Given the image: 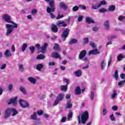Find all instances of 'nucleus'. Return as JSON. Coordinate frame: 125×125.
<instances>
[{
	"mask_svg": "<svg viewBox=\"0 0 125 125\" xmlns=\"http://www.w3.org/2000/svg\"><path fill=\"white\" fill-rule=\"evenodd\" d=\"M124 83H125V79L123 81H121L118 82L117 85H119L120 86V87H123V84H124Z\"/></svg>",
	"mask_w": 125,
	"mask_h": 125,
	"instance_id": "nucleus-39",
	"label": "nucleus"
},
{
	"mask_svg": "<svg viewBox=\"0 0 125 125\" xmlns=\"http://www.w3.org/2000/svg\"><path fill=\"white\" fill-rule=\"evenodd\" d=\"M107 113V108H104L103 109V116H105Z\"/></svg>",
	"mask_w": 125,
	"mask_h": 125,
	"instance_id": "nucleus-43",
	"label": "nucleus"
},
{
	"mask_svg": "<svg viewBox=\"0 0 125 125\" xmlns=\"http://www.w3.org/2000/svg\"><path fill=\"white\" fill-rule=\"evenodd\" d=\"M125 57V55H123L122 54H120L117 57V60L118 61H122V60H123V59H124Z\"/></svg>",
	"mask_w": 125,
	"mask_h": 125,
	"instance_id": "nucleus-30",
	"label": "nucleus"
},
{
	"mask_svg": "<svg viewBox=\"0 0 125 125\" xmlns=\"http://www.w3.org/2000/svg\"><path fill=\"white\" fill-rule=\"evenodd\" d=\"M69 32H70V29L66 28L62 33V38L63 39V41H66V39L68 38V35H69Z\"/></svg>",
	"mask_w": 125,
	"mask_h": 125,
	"instance_id": "nucleus-5",
	"label": "nucleus"
},
{
	"mask_svg": "<svg viewBox=\"0 0 125 125\" xmlns=\"http://www.w3.org/2000/svg\"><path fill=\"white\" fill-rule=\"evenodd\" d=\"M106 66V62H105V61L104 60L101 62V67L102 70H104V68H105V66Z\"/></svg>",
	"mask_w": 125,
	"mask_h": 125,
	"instance_id": "nucleus-33",
	"label": "nucleus"
},
{
	"mask_svg": "<svg viewBox=\"0 0 125 125\" xmlns=\"http://www.w3.org/2000/svg\"><path fill=\"white\" fill-rule=\"evenodd\" d=\"M56 25L58 27H67V23L63 21H59Z\"/></svg>",
	"mask_w": 125,
	"mask_h": 125,
	"instance_id": "nucleus-8",
	"label": "nucleus"
},
{
	"mask_svg": "<svg viewBox=\"0 0 125 125\" xmlns=\"http://www.w3.org/2000/svg\"><path fill=\"white\" fill-rule=\"evenodd\" d=\"M27 80L28 81H29V82H30V83H33V84H35L36 82H37L36 79L33 77H28L27 78Z\"/></svg>",
	"mask_w": 125,
	"mask_h": 125,
	"instance_id": "nucleus-23",
	"label": "nucleus"
},
{
	"mask_svg": "<svg viewBox=\"0 0 125 125\" xmlns=\"http://www.w3.org/2000/svg\"><path fill=\"white\" fill-rule=\"evenodd\" d=\"M68 89V84H66L65 85H62L61 86V90L62 91H64V92H66L67 91V89Z\"/></svg>",
	"mask_w": 125,
	"mask_h": 125,
	"instance_id": "nucleus-29",
	"label": "nucleus"
},
{
	"mask_svg": "<svg viewBox=\"0 0 125 125\" xmlns=\"http://www.w3.org/2000/svg\"><path fill=\"white\" fill-rule=\"evenodd\" d=\"M35 46L36 48L38 49V50H40L42 48V47H41V46L40 45V44H36Z\"/></svg>",
	"mask_w": 125,
	"mask_h": 125,
	"instance_id": "nucleus-62",
	"label": "nucleus"
},
{
	"mask_svg": "<svg viewBox=\"0 0 125 125\" xmlns=\"http://www.w3.org/2000/svg\"><path fill=\"white\" fill-rule=\"evenodd\" d=\"M6 67V64H3L1 65L0 69V70H4Z\"/></svg>",
	"mask_w": 125,
	"mask_h": 125,
	"instance_id": "nucleus-53",
	"label": "nucleus"
},
{
	"mask_svg": "<svg viewBox=\"0 0 125 125\" xmlns=\"http://www.w3.org/2000/svg\"><path fill=\"white\" fill-rule=\"evenodd\" d=\"M51 30L53 33H57V32H58V28L57 27V26L55 24H53L52 25Z\"/></svg>",
	"mask_w": 125,
	"mask_h": 125,
	"instance_id": "nucleus-19",
	"label": "nucleus"
},
{
	"mask_svg": "<svg viewBox=\"0 0 125 125\" xmlns=\"http://www.w3.org/2000/svg\"><path fill=\"white\" fill-rule=\"evenodd\" d=\"M19 102L22 108H27V107H29V104L26 101L20 99Z\"/></svg>",
	"mask_w": 125,
	"mask_h": 125,
	"instance_id": "nucleus-6",
	"label": "nucleus"
},
{
	"mask_svg": "<svg viewBox=\"0 0 125 125\" xmlns=\"http://www.w3.org/2000/svg\"><path fill=\"white\" fill-rule=\"evenodd\" d=\"M59 102H60V101H59V100H58V99L55 100L54 103V106H56V105H58V104H59Z\"/></svg>",
	"mask_w": 125,
	"mask_h": 125,
	"instance_id": "nucleus-46",
	"label": "nucleus"
},
{
	"mask_svg": "<svg viewBox=\"0 0 125 125\" xmlns=\"http://www.w3.org/2000/svg\"><path fill=\"white\" fill-rule=\"evenodd\" d=\"M38 115L39 116H42V115L43 114V111L42 110H38L37 111V113Z\"/></svg>",
	"mask_w": 125,
	"mask_h": 125,
	"instance_id": "nucleus-51",
	"label": "nucleus"
},
{
	"mask_svg": "<svg viewBox=\"0 0 125 125\" xmlns=\"http://www.w3.org/2000/svg\"><path fill=\"white\" fill-rule=\"evenodd\" d=\"M43 68V65L42 63L38 64L36 66V69L38 71L42 72V69Z\"/></svg>",
	"mask_w": 125,
	"mask_h": 125,
	"instance_id": "nucleus-24",
	"label": "nucleus"
},
{
	"mask_svg": "<svg viewBox=\"0 0 125 125\" xmlns=\"http://www.w3.org/2000/svg\"><path fill=\"white\" fill-rule=\"evenodd\" d=\"M11 113H12V116L13 117H14L15 116H16L17 114H18V112L16 111V109L14 108H11Z\"/></svg>",
	"mask_w": 125,
	"mask_h": 125,
	"instance_id": "nucleus-28",
	"label": "nucleus"
},
{
	"mask_svg": "<svg viewBox=\"0 0 125 125\" xmlns=\"http://www.w3.org/2000/svg\"><path fill=\"white\" fill-rule=\"evenodd\" d=\"M38 113L36 112H34L33 114L30 116V120H33L34 121H37L38 120V117L37 116Z\"/></svg>",
	"mask_w": 125,
	"mask_h": 125,
	"instance_id": "nucleus-16",
	"label": "nucleus"
},
{
	"mask_svg": "<svg viewBox=\"0 0 125 125\" xmlns=\"http://www.w3.org/2000/svg\"><path fill=\"white\" fill-rule=\"evenodd\" d=\"M117 38L116 36H109L107 37L108 40L111 41L112 40H115Z\"/></svg>",
	"mask_w": 125,
	"mask_h": 125,
	"instance_id": "nucleus-49",
	"label": "nucleus"
},
{
	"mask_svg": "<svg viewBox=\"0 0 125 125\" xmlns=\"http://www.w3.org/2000/svg\"><path fill=\"white\" fill-rule=\"evenodd\" d=\"M99 53H100V52L98 51V49H95L94 50H90L89 52L88 55H91V54L96 55L97 54H99Z\"/></svg>",
	"mask_w": 125,
	"mask_h": 125,
	"instance_id": "nucleus-11",
	"label": "nucleus"
},
{
	"mask_svg": "<svg viewBox=\"0 0 125 125\" xmlns=\"http://www.w3.org/2000/svg\"><path fill=\"white\" fill-rule=\"evenodd\" d=\"M123 19H125V16H119V17L118 18V20H119V21H122V20H123Z\"/></svg>",
	"mask_w": 125,
	"mask_h": 125,
	"instance_id": "nucleus-60",
	"label": "nucleus"
},
{
	"mask_svg": "<svg viewBox=\"0 0 125 125\" xmlns=\"http://www.w3.org/2000/svg\"><path fill=\"white\" fill-rule=\"evenodd\" d=\"M110 119L112 122H115V121H116V118H115V117H114V114H112L110 116Z\"/></svg>",
	"mask_w": 125,
	"mask_h": 125,
	"instance_id": "nucleus-50",
	"label": "nucleus"
},
{
	"mask_svg": "<svg viewBox=\"0 0 125 125\" xmlns=\"http://www.w3.org/2000/svg\"><path fill=\"white\" fill-rule=\"evenodd\" d=\"M2 19L5 22L7 23H10V24H13V25L10 24H5V28L6 29V36L8 37L10 36L11 33L13 32V29L14 28L17 29L18 28V24L11 20V16L8 14H5L2 15Z\"/></svg>",
	"mask_w": 125,
	"mask_h": 125,
	"instance_id": "nucleus-1",
	"label": "nucleus"
},
{
	"mask_svg": "<svg viewBox=\"0 0 125 125\" xmlns=\"http://www.w3.org/2000/svg\"><path fill=\"white\" fill-rule=\"evenodd\" d=\"M72 10L74 12H75V11H78V10H79V7H78L77 6H74L72 8Z\"/></svg>",
	"mask_w": 125,
	"mask_h": 125,
	"instance_id": "nucleus-47",
	"label": "nucleus"
},
{
	"mask_svg": "<svg viewBox=\"0 0 125 125\" xmlns=\"http://www.w3.org/2000/svg\"><path fill=\"white\" fill-rule=\"evenodd\" d=\"M67 119V118H66V117H63L62 119L61 120V122L62 123H65V122H66V120Z\"/></svg>",
	"mask_w": 125,
	"mask_h": 125,
	"instance_id": "nucleus-57",
	"label": "nucleus"
},
{
	"mask_svg": "<svg viewBox=\"0 0 125 125\" xmlns=\"http://www.w3.org/2000/svg\"><path fill=\"white\" fill-rule=\"evenodd\" d=\"M11 104H13L14 106L17 104V97H15L13 99H11L10 102L8 103V105Z\"/></svg>",
	"mask_w": 125,
	"mask_h": 125,
	"instance_id": "nucleus-13",
	"label": "nucleus"
},
{
	"mask_svg": "<svg viewBox=\"0 0 125 125\" xmlns=\"http://www.w3.org/2000/svg\"><path fill=\"white\" fill-rule=\"evenodd\" d=\"M38 12V10L37 9H33L31 11L32 14H36Z\"/></svg>",
	"mask_w": 125,
	"mask_h": 125,
	"instance_id": "nucleus-64",
	"label": "nucleus"
},
{
	"mask_svg": "<svg viewBox=\"0 0 125 125\" xmlns=\"http://www.w3.org/2000/svg\"><path fill=\"white\" fill-rule=\"evenodd\" d=\"M99 12H100V13H104V12H106L107 10H106V9L104 8H102L101 9H100L99 10Z\"/></svg>",
	"mask_w": 125,
	"mask_h": 125,
	"instance_id": "nucleus-42",
	"label": "nucleus"
},
{
	"mask_svg": "<svg viewBox=\"0 0 125 125\" xmlns=\"http://www.w3.org/2000/svg\"><path fill=\"white\" fill-rule=\"evenodd\" d=\"M53 49L54 50L59 51L60 50V46L59 45H58V44L55 43L54 46L53 47Z\"/></svg>",
	"mask_w": 125,
	"mask_h": 125,
	"instance_id": "nucleus-37",
	"label": "nucleus"
},
{
	"mask_svg": "<svg viewBox=\"0 0 125 125\" xmlns=\"http://www.w3.org/2000/svg\"><path fill=\"white\" fill-rule=\"evenodd\" d=\"M49 66H55V62H50L48 63Z\"/></svg>",
	"mask_w": 125,
	"mask_h": 125,
	"instance_id": "nucleus-61",
	"label": "nucleus"
},
{
	"mask_svg": "<svg viewBox=\"0 0 125 125\" xmlns=\"http://www.w3.org/2000/svg\"><path fill=\"white\" fill-rule=\"evenodd\" d=\"M48 46V43L45 42L43 43V46L41 47V52L42 53H44L46 50V47Z\"/></svg>",
	"mask_w": 125,
	"mask_h": 125,
	"instance_id": "nucleus-12",
	"label": "nucleus"
},
{
	"mask_svg": "<svg viewBox=\"0 0 125 125\" xmlns=\"http://www.w3.org/2000/svg\"><path fill=\"white\" fill-rule=\"evenodd\" d=\"M19 68L21 72H23V71H24V67H23V65L22 64H19Z\"/></svg>",
	"mask_w": 125,
	"mask_h": 125,
	"instance_id": "nucleus-44",
	"label": "nucleus"
},
{
	"mask_svg": "<svg viewBox=\"0 0 125 125\" xmlns=\"http://www.w3.org/2000/svg\"><path fill=\"white\" fill-rule=\"evenodd\" d=\"M85 55H86V50H82L79 55V59L80 60H83V59L85 57Z\"/></svg>",
	"mask_w": 125,
	"mask_h": 125,
	"instance_id": "nucleus-9",
	"label": "nucleus"
},
{
	"mask_svg": "<svg viewBox=\"0 0 125 125\" xmlns=\"http://www.w3.org/2000/svg\"><path fill=\"white\" fill-rule=\"evenodd\" d=\"M63 17H64V15H60L59 14L57 17H56V19L57 20H58L59 19H61V18H63Z\"/></svg>",
	"mask_w": 125,
	"mask_h": 125,
	"instance_id": "nucleus-45",
	"label": "nucleus"
},
{
	"mask_svg": "<svg viewBox=\"0 0 125 125\" xmlns=\"http://www.w3.org/2000/svg\"><path fill=\"white\" fill-rule=\"evenodd\" d=\"M64 97H65V95L62 93H60L57 97V99H58L60 101H62V100L64 99Z\"/></svg>",
	"mask_w": 125,
	"mask_h": 125,
	"instance_id": "nucleus-21",
	"label": "nucleus"
},
{
	"mask_svg": "<svg viewBox=\"0 0 125 125\" xmlns=\"http://www.w3.org/2000/svg\"><path fill=\"white\" fill-rule=\"evenodd\" d=\"M73 107V104L70 103V102H68L66 105L65 106L66 109H71Z\"/></svg>",
	"mask_w": 125,
	"mask_h": 125,
	"instance_id": "nucleus-35",
	"label": "nucleus"
},
{
	"mask_svg": "<svg viewBox=\"0 0 125 125\" xmlns=\"http://www.w3.org/2000/svg\"><path fill=\"white\" fill-rule=\"evenodd\" d=\"M44 58H45V56L43 54H40L37 57V59L39 60L44 59Z\"/></svg>",
	"mask_w": 125,
	"mask_h": 125,
	"instance_id": "nucleus-34",
	"label": "nucleus"
},
{
	"mask_svg": "<svg viewBox=\"0 0 125 125\" xmlns=\"http://www.w3.org/2000/svg\"><path fill=\"white\" fill-rule=\"evenodd\" d=\"M46 2H49L50 7H47V12H50V11H54L55 9V1L54 0H44Z\"/></svg>",
	"mask_w": 125,
	"mask_h": 125,
	"instance_id": "nucleus-2",
	"label": "nucleus"
},
{
	"mask_svg": "<svg viewBox=\"0 0 125 125\" xmlns=\"http://www.w3.org/2000/svg\"><path fill=\"white\" fill-rule=\"evenodd\" d=\"M86 23H88V24H94L95 22H94V21L93 20L92 18L89 17H87L86 18Z\"/></svg>",
	"mask_w": 125,
	"mask_h": 125,
	"instance_id": "nucleus-15",
	"label": "nucleus"
},
{
	"mask_svg": "<svg viewBox=\"0 0 125 125\" xmlns=\"http://www.w3.org/2000/svg\"><path fill=\"white\" fill-rule=\"evenodd\" d=\"M83 16H79L78 20V22L83 21Z\"/></svg>",
	"mask_w": 125,
	"mask_h": 125,
	"instance_id": "nucleus-52",
	"label": "nucleus"
},
{
	"mask_svg": "<svg viewBox=\"0 0 125 125\" xmlns=\"http://www.w3.org/2000/svg\"><path fill=\"white\" fill-rule=\"evenodd\" d=\"M98 30H99V27H94L92 28V30L94 32H96V31H98Z\"/></svg>",
	"mask_w": 125,
	"mask_h": 125,
	"instance_id": "nucleus-59",
	"label": "nucleus"
},
{
	"mask_svg": "<svg viewBox=\"0 0 125 125\" xmlns=\"http://www.w3.org/2000/svg\"><path fill=\"white\" fill-rule=\"evenodd\" d=\"M59 5L60 8L62 9H63L64 10H67L68 9V5L64 2H61L59 3Z\"/></svg>",
	"mask_w": 125,
	"mask_h": 125,
	"instance_id": "nucleus-10",
	"label": "nucleus"
},
{
	"mask_svg": "<svg viewBox=\"0 0 125 125\" xmlns=\"http://www.w3.org/2000/svg\"><path fill=\"white\" fill-rule=\"evenodd\" d=\"M83 41L84 42V43L87 44L89 42V39H88V38H85L83 39Z\"/></svg>",
	"mask_w": 125,
	"mask_h": 125,
	"instance_id": "nucleus-41",
	"label": "nucleus"
},
{
	"mask_svg": "<svg viewBox=\"0 0 125 125\" xmlns=\"http://www.w3.org/2000/svg\"><path fill=\"white\" fill-rule=\"evenodd\" d=\"M75 94L76 95H80L81 94V92H82V90L80 86H77L75 88Z\"/></svg>",
	"mask_w": 125,
	"mask_h": 125,
	"instance_id": "nucleus-22",
	"label": "nucleus"
},
{
	"mask_svg": "<svg viewBox=\"0 0 125 125\" xmlns=\"http://www.w3.org/2000/svg\"><path fill=\"white\" fill-rule=\"evenodd\" d=\"M78 42V40L73 38L71 40H70L69 42V44L72 45V44H74L75 43H77Z\"/></svg>",
	"mask_w": 125,
	"mask_h": 125,
	"instance_id": "nucleus-26",
	"label": "nucleus"
},
{
	"mask_svg": "<svg viewBox=\"0 0 125 125\" xmlns=\"http://www.w3.org/2000/svg\"><path fill=\"white\" fill-rule=\"evenodd\" d=\"M82 73L83 72H82V70L81 69H79L75 72L74 75L76 76V77L79 78V77H82Z\"/></svg>",
	"mask_w": 125,
	"mask_h": 125,
	"instance_id": "nucleus-20",
	"label": "nucleus"
},
{
	"mask_svg": "<svg viewBox=\"0 0 125 125\" xmlns=\"http://www.w3.org/2000/svg\"><path fill=\"white\" fill-rule=\"evenodd\" d=\"M4 55L5 57H11V56H12V54L8 49L6 50Z\"/></svg>",
	"mask_w": 125,
	"mask_h": 125,
	"instance_id": "nucleus-17",
	"label": "nucleus"
},
{
	"mask_svg": "<svg viewBox=\"0 0 125 125\" xmlns=\"http://www.w3.org/2000/svg\"><path fill=\"white\" fill-rule=\"evenodd\" d=\"M30 50L31 51V53L33 54L35 52V47L34 46H30L29 47Z\"/></svg>",
	"mask_w": 125,
	"mask_h": 125,
	"instance_id": "nucleus-48",
	"label": "nucleus"
},
{
	"mask_svg": "<svg viewBox=\"0 0 125 125\" xmlns=\"http://www.w3.org/2000/svg\"><path fill=\"white\" fill-rule=\"evenodd\" d=\"M94 97V91H92L91 92V95H90L91 100H93Z\"/></svg>",
	"mask_w": 125,
	"mask_h": 125,
	"instance_id": "nucleus-54",
	"label": "nucleus"
},
{
	"mask_svg": "<svg viewBox=\"0 0 125 125\" xmlns=\"http://www.w3.org/2000/svg\"><path fill=\"white\" fill-rule=\"evenodd\" d=\"M79 7H80L81 9H83V10H85V9H86V7L84 5H79Z\"/></svg>",
	"mask_w": 125,
	"mask_h": 125,
	"instance_id": "nucleus-56",
	"label": "nucleus"
},
{
	"mask_svg": "<svg viewBox=\"0 0 125 125\" xmlns=\"http://www.w3.org/2000/svg\"><path fill=\"white\" fill-rule=\"evenodd\" d=\"M117 97V90H113V93L111 95V98L112 99H115Z\"/></svg>",
	"mask_w": 125,
	"mask_h": 125,
	"instance_id": "nucleus-38",
	"label": "nucleus"
},
{
	"mask_svg": "<svg viewBox=\"0 0 125 125\" xmlns=\"http://www.w3.org/2000/svg\"><path fill=\"white\" fill-rule=\"evenodd\" d=\"M114 76L115 78V80L116 81H118V80H119V71H118V70H115Z\"/></svg>",
	"mask_w": 125,
	"mask_h": 125,
	"instance_id": "nucleus-36",
	"label": "nucleus"
},
{
	"mask_svg": "<svg viewBox=\"0 0 125 125\" xmlns=\"http://www.w3.org/2000/svg\"><path fill=\"white\" fill-rule=\"evenodd\" d=\"M116 9V6L114 5H109L108 8V10L109 11H111V12H113V11H115V10Z\"/></svg>",
	"mask_w": 125,
	"mask_h": 125,
	"instance_id": "nucleus-25",
	"label": "nucleus"
},
{
	"mask_svg": "<svg viewBox=\"0 0 125 125\" xmlns=\"http://www.w3.org/2000/svg\"><path fill=\"white\" fill-rule=\"evenodd\" d=\"M72 117H73V112H72V111L70 110L69 112V113L67 115L68 121H70V120H71V119H72Z\"/></svg>",
	"mask_w": 125,
	"mask_h": 125,
	"instance_id": "nucleus-31",
	"label": "nucleus"
},
{
	"mask_svg": "<svg viewBox=\"0 0 125 125\" xmlns=\"http://www.w3.org/2000/svg\"><path fill=\"white\" fill-rule=\"evenodd\" d=\"M27 47H28V45L27 44V43H24L22 44V45L21 46V50L23 52H24V51H25V50H26V48H27Z\"/></svg>",
	"mask_w": 125,
	"mask_h": 125,
	"instance_id": "nucleus-32",
	"label": "nucleus"
},
{
	"mask_svg": "<svg viewBox=\"0 0 125 125\" xmlns=\"http://www.w3.org/2000/svg\"><path fill=\"white\" fill-rule=\"evenodd\" d=\"M95 1H93V3H92V9H98L99 7H100L101 5H105L106 4V1L105 0H103L99 2V3L98 5H95Z\"/></svg>",
	"mask_w": 125,
	"mask_h": 125,
	"instance_id": "nucleus-4",
	"label": "nucleus"
},
{
	"mask_svg": "<svg viewBox=\"0 0 125 125\" xmlns=\"http://www.w3.org/2000/svg\"><path fill=\"white\" fill-rule=\"evenodd\" d=\"M20 90H21V92L24 95H26V94H27V91L26 90V88H25V87H22V86H20Z\"/></svg>",
	"mask_w": 125,
	"mask_h": 125,
	"instance_id": "nucleus-27",
	"label": "nucleus"
},
{
	"mask_svg": "<svg viewBox=\"0 0 125 125\" xmlns=\"http://www.w3.org/2000/svg\"><path fill=\"white\" fill-rule=\"evenodd\" d=\"M112 109L113 111H117L118 110V107L116 105H114L112 107Z\"/></svg>",
	"mask_w": 125,
	"mask_h": 125,
	"instance_id": "nucleus-63",
	"label": "nucleus"
},
{
	"mask_svg": "<svg viewBox=\"0 0 125 125\" xmlns=\"http://www.w3.org/2000/svg\"><path fill=\"white\" fill-rule=\"evenodd\" d=\"M104 26L105 30H109L110 29V23H109V21H106L104 22Z\"/></svg>",
	"mask_w": 125,
	"mask_h": 125,
	"instance_id": "nucleus-18",
	"label": "nucleus"
},
{
	"mask_svg": "<svg viewBox=\"0 0 125 125\" xmlns=\"http://www.w3.org/2000/svg\"><path fill=\"white\" fill-rule=\"evenodd\" d=\"M77 120L78 121V125H81V114L77 116Z\"/></svg>",
	"mask_w": 125,
	"mask_h": 125,
	"instance_id": "nucleus-55",
	"label": "nucleus"
},
{
	"mask_svg": "<svg viewBox=\"0 0 125 125\" xmlns=\"http://www.w3.org/2000/svg\"><path fill=\"white\" fill-rule=\"evenodd\" d=\"M52 57L53 58H55L56 59H58L59 58L60 60H61V57L60 55L57 53V52H54L52 54Z\"/></svg>",
	"mask_w": 125,
	"mask_h": 125,
	"instance_id": "nucleus-14",
	"label": "nucleus"
},
{
	"mask_svg": "<svg viewBox=\"0 0 125 125\" xmlns=\"http://www.w3.org/2000/svg\"><path fill=\"white\" fill-rule=\"evenodd\" d=\"M10 115H11V108H8L5 111V114L4 115V119H8Z\"/></svg>",
	"mask_w": 125,
	"mask_h": 125,
	"instance_id": "nucleus-7",
	"label": "nucleus"
},
{
	"mask_svg": "<svg viewBox=\"0 0 125 125\" xmlns=\"http://www.w3.org/2000/svg\"><path fill=\"white\" fill-rule=\"evenodd\" d=\"M54 11H55V9L54 10V11H50V12H47V13H49L50 15V17L51 18H52V19H53L54 18H55V15H54L52 12H54Z\"/></svg>",
	"mask_w": 125,
	"mask_h": 125,
	"instance_id": "nucleus-40",
	"label": "nucleus"
},
{
	"mask_svg": "<svg viewBox=\"0 0 125 125\" xmlns=\"http://www.w3.org/2000/svg\"><path fill=\"white\" fill-rule=\"evenodd\" d=\"M89 114L87 111H85L81 115L82 124L84 125L86 123V121L88 120Z\"/></svg>",
	"mask_w": 125,
	"mask_h": 125,
	"instance_id": "nucleus-3",
	"label": "nucleus"
},
{
	"mask_svg": "<svg viewBox=\"0 0 125 125\" xmlns=\"http://www.w3.org/2000/svg\"><path fill=\"white\" fill-rule=\"evenodd\" d=\"M120 78H121V79L122 80H125V74H124V73H121L120 74Z\"/></svg>",
	"mask_w": 125,
	"mask_h": 125,
	"instance_id": "nucleus-58",
	"label": "nucleus"
}]
</instances>
